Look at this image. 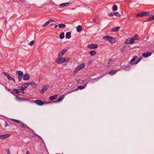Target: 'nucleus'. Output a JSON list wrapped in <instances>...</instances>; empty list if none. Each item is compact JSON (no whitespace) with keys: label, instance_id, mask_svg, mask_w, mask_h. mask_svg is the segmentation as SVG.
Wrapping results in <instances>:
<instances>
[{"label":"nucleus","instance_id":"18","mask_svg":"<svg viewBox=\"0 0 154 154\" xmlns=\"http://www.w3.org/2000/svg\"><path fill=\"white\" fill-rule=\"evenodd\" d=\"M137 58V57L136 56H134L133 58L130 61V63L131 65H134V61H135V60Z\"/></svg>","mask_w":154,"mask_h":154},{"label":"nucleus","instance_id":"21","mask_svg":"<svg viewBox=\"0 0 154 154\" xmlns=\"http://www.w3.org/2000/svg\"><path fill=\"white\" fill-rule=\"evenodd\" d=\"M70 4V3L69 2L63 3L62 4H60L59 5V6L60 7H62L67 6H68Z\"/></svg>","mask_w":154,"mask_h":154},{"label":"nucleus","instance_id":"48","mask_svg":"<svg viewBox=\"0 0 154 154\" xmlns=\"http://www.w3.org/2000/svg\"><path fill=\"white\" fill-rule=\"evenodd\" d=\"M19 0L23 3H25L26 2L25 0Z\"/></svg>","mask_w":154,"mask_h":154},{"label":"nucleus","instance_id":"12","mask_svg":"<svg viewBox=\"0 0 154 154\" xmlns=\"http://www.w3.org/2000/svg\"><path fill=\"white\" fill-rule=\"evenodd\" d=\"M85 88V87L83 86H82V85L80 86H78V87L77 88H76L75 89L72 90H71V91H70L68 93H71V92L74 91H77L78 89H82L84 88Z\"/></svg>","mask_w":154,"mask_h":154},{"label":"nucleus","instance_id":"2","mask_svg":"<svg viewBox=\"0 0 154 154\" xmlns=\"http://www.w3.org/2000/svg\"><path fill=\"white\" fill-rule=\"evenodd\" d=\"M85 66V64L84 63H83L79 65L75 68L74 70V73L75 74L78 71L80 70L81 69H82Z\"/></svg>","mask_w":154,"mask_h":154},{"label":"nucleus","instance_id":"42","mask_svg":"<svg viewBox=\"0 0 154 154\" xmlns=\"http://www.w3.org/2000/svg\"><path fill=\"white\" fill-rule=\"evenodd\" d=\"M35 43V42L33 40H32V41H31L30 43H29V45L30 46H32L34 44V43Z\"/></svg>","mask_w":154,"mask_h":154},{"label":"nucleus","instance_id":"22","mask_svg":"<svg viewBox=\"0 0 154 154\" xmlns=\"http://www.w3.org/2000/svg\"><path fill=\"white\" fill-rule=\"evenodd\" d=\"M116 70H111L109 72V74H110L111 75H114L115 74H116Z\"/></svg>","mask_w":154,"mask_h":154},{"label":"nucleus","instance_id":"5","mask_svg":"<svg viewBox=\"0 0 154 154\" xmlns=\"http://www.w3.org/2000/svg\"><path fill=\"white\" fill-rule=\"evenodd\" d=\"M149 15V12H142L141 13H139L137 15V17H142L143 16H148Z\"/></svg>","mask_w":154,"mask_h":154},{"label":"nucleus","instance_id":"35","mask_svg":"<svg viewBox=\"0 0 154 154\" xmlns=\"http://www.w3.org/2000/svg\"><path fill=\"white\" fill-rule=\"evenodd\" d=\"M96 52L94 51H92L90 52V54L91 56H94L96 54Z\"/></svg>","mask_w":154,"mask_h":154},{"label":"nucleus","instance_id":"20","mask_svg":"<svg viewBox=\"0 0 154 154\" xmlns=\"http://www.w3.org/2000/svg\"><path fill=\"white\" fill-rule=\"evenodd\" d=\"M65 97V96L64 95H62L60 97L58 98V100L56 101L55 102L57 103L61 101Z\"/></svg>","mask_w":154,"mask_h":154},{"label":"nucleus","instance_id":"36","mask_svg":"<svg viewBox=\"0 0 154 154\" xmlns=\"http://www.w3.org/2000/svg\"><path fill=\"white\" fill-rule=\"evenodd\" d=\"M8 79L10 80H11L15 82V80L14 78L12 77L10 75L8 76Z\"/></svg>","mask_w":154,"mask_h":154},{"label":"nucleus","instance_id":"40","mask_svg":"<svg viewBox=\"0 0 154 154\" xmlns=\"http://www.w3.org/2000/svg\"><path fill=\"white\" fill-rule=\"evenodd\" d=\"M33 132V133L36 136H38L41 140H42L43 141V140L42 139V138L41 137H40L39 135H38L37 134H35V133H34L33 132V131L31 130Z\"/></svg>","mask_w":154,"mask_h":154},{"label":"nucleus","instance_id":"55","mask_svg":"<svg viewBox=\"0 0 154 154\" xmlns=\"http://www.w3.org/2000/svg\"><path fill=\"white\" fill-rule=\"evenodd\" d=\"M90 22L91 23H93V22H92V21H90Z\"/></svg>","mask_w":154,"mask_h":154},{"label":"nucleus","instance_id":"10","mask_svg":"<svg viewBox=\"0 0 154 154\" xmlns=\"http://www.w3.org/2000/svg\"><path fill=\"white\" fill-rule=\"evenodd\" d=\"M69 48V47H66L64 49L62 50V51L58 54V56L60 57L62 56V55L64 54L65 53L67 52Z\"/></svg>","mask_w":154,"mask_h":154},{"label":"nucleus","instance_id":"57","mask_svg":"<svg viewBox=\"0 0 154 154\" xmlns=\"http://www.w3.org/2000/svg\"><path fill=\"white\" fill-rule=\"evenodd\" d=\"M95 79H93V81H94V80H95Z\"/></svg>","mask_w":154,"mask_h":154},{"label":"nucleus","instance_id":"53","mask_svg":"<svg viewBox=\"0 0 154 154\" xmlns=\"http://www.w3.org/2000/svg\"><path fill=\"white\" fill-rule=\"evenodd\" d=\"M57 26H58V25H56V26H55V28H57Z\"/></svg>","mask_w":154,"mask_h":154},{"label":"nucleus","instance_id":"30","mask_svg":"<svg viewBox=\"0 0 154 154\" xmlns=\"http://www.w3.org/2000/svg\"><path fill=\"white\" fill-rule=\"evenodd\" d=\"M118 9V7L116 5H114L112 8V10L113 11H116Z\"/></svg>","mask_w":154,"mask_h":154},{"label":"nucleus","instance_id":"34","mask_svg":"<svg viewBox=\"0 0 154 154\" xmlns=\"http://www.w3.org/2000/svg\"><path fill=\"white\" fill-rule=\"evenodd\" d=\"M113 14H114V15H115L117 17H120L121 16V15L118 12L113 13Z\"/></svg>","mask_w":154,"mask_h":154},{"label":"nucleus","instance_id":"39","mask_svg":"<svg viewBox=\"0 0 154 154\" xmlns=\"http://www.w3.org/2000/svg\"><path fill=\"white\" fill-rule=\"evenodd\" d=\"M11 120L15 122H16L17 123H20V121L19 120L16 119H11Z\"/></svg>","mask_w":154,"mask_h":154},{"label":"nucleus","instance_id":"17","mask_svg":"<svg viewBox=\"0 0 154 154\" xmlns=\"http://www.w3.org/2000/svg\"><path fill=\"white\" fill-rule=\"evenodd\" d=\"M11 135L10 134H6L5 135H1L0 138L2 139L6 138L9 137Z\"/></svg>","mask_w":154,"mask_h":154},{"label":"nucleus","instance_id":"14","mask_svg":"<svg viewBox=\"0 0 154 154\" xmlns=\"http://www.w3.org/2000/svg\"><path fill=\"white\" fill-rule=\"evenodd\" d=\"M152 53L151 52H146L143 54V56L144 57H147L151 55Z\"/></svg>","mask_w":154,"mask_h":154},{"label":"nucleus","instance_id":"41","mask_svg":"<svg viewBox=\"0 0 154 154\" xmlns=\"http://www.w3.org/2000/svg\"><path fill=\"white\" fill-rule=\"evenodd\" d=\"M79 84H82L84 82V81L81 79H79L77 80Z\"/></svg>","mask_w":154,"mask_h":154},{"label":"nucleus","instance_id":"58","mask_svg":"<svg viewBox=\"0 0 154 154\" xmlns=\"http://www.w3.org/2000/svg\"><path fill=\"white\" fill-rule=\"evenodd\" d=\"M0 84H1V83H0Z\"/></svg>","mask_w":154,"mask_h":154},{"label":"nucleus","instance_id":"52","mask_svg":"<svg viewBox=\"0 0 154 154\" xmlns=\"http://www.w3.org/2000/svg\"><path fill=\"white\" fill-rule=\"evenodd\" d=\"M93 21L94 23H95L96 21V19H94L93 20Z\"/></svg>","mask_w":154,"mask_h":154},{"label":"nucleus","instance_id":"6","mask_svg":"<svg viewBox=\"0 0 154 154\" xmlns=\"http://www.w3.org/2000/svg\"><path fill=\"white\" fill-rule=\"evenodd\" d=\"M98 45L96 44H92L88 45L87 46V48L91 49H94L97 48Z\"/></svg>","mask_w":154,"mask_h":154},{"label":"nucleus","instance_id":"13","mask_svg":"<svg viewBox=\"0 0 154 154\" xmlns=\"http://www.w3.org/2000/svg\"><path fill=\"white\" fill-rule=\"evenodd\" d=\"M23 77V79L24 80H28L30 78V76L28 74H25Z\"/></svg>","mask_w":154,"mask_h":154},{"label":"nucleus","instance_id":"25","mask_svg":"<svg viewBox=\"0 0 154 154\" xmlns=\"http://www.w3.org/2000/svg\"><path fill=\"white\" fill-rule=\"evenodd\" d=\"M66 38H70L71 37V32H68L66 33Z\"/></svg>","mask_w":154,"mask_h":154},{"label":"nucleus","instance_id":"26","mask_svg":"<svg viewBox=\"0 0 154 154\" xmlns=\"http://www.w3.org/2000/svg\"><path fill=\"white\" fill-rule=\"evenodd\" d=\"M29 85V82H28L27 83H24L23 85H22V86H23V87L25 90L26 88L28 87Z\"/></svg>","mask_w":154,"mask_h":154},{"label":"nucleus","instance_id":"37","mask_svg":"<svg viewBox=\"0 0 154 154\" xmlns=\"http://www.w3.org/2000/svg\"><path fill=\"white\" fill-rule=\"evenodd\" d=\"M29 85H30L32 86H36V84L34 82H29Z\"/></svg>","mask_w":154,"mask_h":154},{"label":"nucleus","instance_id":"27","mask_svg":"<svg viewBox=\"0 0 154 154\" xmlns=\"http://www.w3.org/2000/svg\"><path fill=\"white\" fill-rule=\"evenodd\" d=\"M82 28L81 26L79 25L76 27L77 31L78 32H80L82 30Z\"/></svg>","mask_w":154,"mask_h":154},{"label":"nucleus","instance_id":"38","mask_svg":"<svg viewBox=\"0 0 154 154\" xmlns=\"http://www.w3.org/2000/svg\"><path fill=\"white\" fill-rule=\"evenodd\" d=\"M142 57H140V59H139L137 61L135 62L134 63V64H137L138 62H139L142 59Z\"/></svg>","mask_w":154,"mask_h":154},{"label":"nucleus","instance_id":"31","mask_svg":"<svg viewBox=\"0 0 154 154\" xmlns=\"http://www.w3.org/2000/svg\"><path fill=\"white\" fill-rule=\"evenodd\" d=\"M120 29L119 27H116L112 29V31L115 32H117Z\"/></svg>","mask_w":154,"mask_h":154},{"label":"nucleus","instance_id":"54","mask_svg":"<svg viewBox=\"0 0 154 154\" xmlns=\"http://www.w3.org/2000/svg\"><path fill=\"white\" fill-rule=\"evenodd\" d=\"M26 154H29V152L28 151H27V152Z\"/></svg>","mask_w":154,"mask_h":154},{"label":"nucleus","instance_id":"32","mask_svg":"<svg viewBox=\"0 0 154 154\" xmlns=\"http://www.w3.org/2000/svg\"><path fill=\"white\" fill-rule=\"evenodd\" d=\"M64 37V33L63 32H61L60 35V38L61 39H63Z\"/></svg>","mask_w":154,"mask_h":154},{"label":"nucleus","instance_id":"45","mask_svg":"<svg viewBox=\"0 0 154 154\" xmlns=\"http://www.w3.org/2000/svg\"><path fill=\"white\" fill-rule=\"evenodd\" d=\"M108 15L110 17H112L114 16L113 13L111 12L108 14Z\"/></svg>","mask_w":154,"mask_h":154},{"label":"nucleus","instance_id":"50","mask_svg":"<svg viewBox=\"0 0 154 154\" xmlns=\"http://www.w3.org/2000/svg\"><path fill=\"white\" fill-rule=\"evenodd\" d=\"M69 59L67 58V59H66V60L65 61H66V62H68L69 61Z\"/></svg>","mask_w":154,"mask_h":154},{"label":"nucleus","instance_id":"56","mask_svg":"<svg viewBox=\"0 0 154 154\" xmlns=\"http://www.w3.org/2000/svg\"><path fill=\"white\" fill-rule=\"evenodd\" d=\"M85 86H86V84L85 85Z\"/></svg>","mask_w":154,"mask_h":154},{"label":"nucleus","instance_id":"4","mask_svg":"<svg viewBox=\"0 0 154 154\" xmlns=\"http://www.w3.org/2000/svg\"><path fill=\"white\" fill-rule=\"evenodd\" d=\"M35 103L37 105L39 106H42L45 104H48L50 103H47L44 102L42 101L39 100H36Z\"/></svg>","mask_w":154,"mask_h":154},{"label":"nucleus","instance_id":"51","mask_svg":"<svg viewBox=\"0 0 154 154\" xmlns=\"http://www.w3.org/2000/svg\"><path fill=\"white\" fill-rule=\"evenodd\" d=\"M8 91H10L11 93V92H12V91H11L10 89H8Z\"/></svg>","mask_w":154,"mask_h":154},{"label":"nucleus","instance_id":"46","mask_svg":"<svg viewBox=\"0 0 154 154\" xmlns=\"http://www.w3.org/2000/svg\"><path fill=\"white\" fill-rule=\"evenodd\" d=\"M5 127H7V126H8L9 125H8V123H7V122L6 121H5Z\"/></svg>","mask_w":154,"mask_h":154},{"label":"nucleus","instance_id":"43","mask_svg":"<svg viewBox=\"0 0 154 154\" xmlns=\"http://www.w3.org/2000/svg\"><path fill=\"white\" fill-rule=\"evenodd\" d=\"M130 69V67L129 66L126 67L125 68V69L126 71Z\"/></svg>","mask_w":154,"mask_h":154},{"label":"nucleus","instance_id":"28","mask_svg":"<svg viewBox=\"0 0 154 154\" xmlns=\"http://www.w3.org/2000/svg\"><path fill=\"white\" fill-rule=\"evenodd\" d=\"M134 41L135 40H138L139 39V37L138 35L137 34H135L132 38Z\"/></svg>","mask_w":154,"mask_h":154},{"label":"nucleus","instance_id":"1","mask_svg":"<svg viewBox=\"0 0 154 154\" xmlns=\"http://www.w3.org/2000/svg\"><path fill=\"white\" fill-rule=\"evenodd\" d=\"M103 38L105 40H108V41L112 43H115L116 42V39L115 38L108 35L104 36Z\"/></svg>","mask_w":154,"mask_h":154},{"label":"nucleus","instance_id":"47","mask_svg":"<svg viewBox=\"0 0 154 154\" xmlns=\"http://www.w3.org/2000/svg\"><path fill=\"white\" fill-rule=\"evenodd\" d=\"M112 62V61L111 60V59H110L108 62V64H109L110 63H111Z\"/></svg>","mask_w":154,"mask_h":154},{"label":"nucleus","instance_id":"29","mask_svg":"<svg viewBox=\"0 0 154 154\" xmlns=\"http://www.w3.org/2000/svg\"><path fill=\"white\" fill-rule=\"evenodd\" d=\"M16 98L17 100L19 101H23L25 100V99L23 98H21L18 96H17Z\"/></svg>","mask_w":154,"mask_h":154},{"label":"nucleus","instance_id":"11","mask_svg":"<svg viewBox=\"0 0 154 154\" xmlns=\"http://www.w3.org/2000/svg\"><path fill=\"white\" fill-rule=\"evenodd\" d=\"M66 60V59L65 58H63L62 57H60L56 61L57 63L60 64L63 63Z\"/></svg>","mask_w":154,"mask_h":154},{"label":"nucleus","instance_id":"33","mask_svg":"<svg viewBox=\"0 0 154 154\" xmlns=\"http://www.w3.org/2000/svg\"><path fill=\"white\" fill-rule=\"evenodd\" d=\"M58 26L59 28H64L66 26V25L65 24L62 23L59 24Z\"/></svg>","mask_w":154,"mask_h":154},{"label":"nucleus","instance_id":"9","mask_svg":"<svg viewBox=\"0 0 154 154\" xmlns=\"http://www.w3.org/2000/svg\"><path fill=\"white\" fill-rule=\"evenodd\" d=\"M134 42V41L132 38L127 39L125 43L129 44H132Z\"/></svg>","mask_w":154,"mask_h":154},{"label":"nucleus","instance_id":"24","mask_svg":"<svg viewBox=\"0 0 154 154\" xmlns=\"http://www.w3.org/2000/svg\"><path fill=\"white\" fill-rule=\"evenodd\" d=\"M154 20V15H151L150 17L147 18L146 22L153 20Z\"/></svg>","mask_w":154,"mask_h":154},{"label":"nucleus","instance_id":"16","mask_svg":"<svg viewBox=\"0 0 154 154\" xmlns=\"http://www.w3.org/2000/svg\"><path fill=\"white\" fill-rule=\"evenodd\" d=\"M54 21L50 19L47 21L45 23L43 24L42 26L43 27H45L48 25L51 22H54Z\"/></svg>","mask_w":154,"mask_h":154},{"label":"nucleus","instance_id":"49","mask_svg":"<svg viewBox=\"0 0 154 154\" xmlns=\"http://www.w3.org/2000/svg\"><path fill=\"white\" fill-rule=\"evenodd\" d=\"M6 152H7V154H10V150H9V149L7 150V151H6Z\"/></svg>","mask_w":154,"mask_h":154},{"label":"nucleus","instance_id":"8","mask_svg":"<svg viewBox=\"0 0 154 154\" xmlns=\"http://www.w3.org/2000/svg\"><path fill=\"white\" fill-rule=\"evenodd\" d=\"M19 123L20 124L19 125L20 127V129L22 131H23L24 130L22 129V128L25 129L26 128H28L29 129H31L25 124L21 122H20V123Z\"/></svg>","mask_w":154,"mask_h":154},{"label":"nucleus","instance_id":"3","mask_svg":"<svg viewBox=\"0 0 154 154\" xmlns=\"http://www.w3.org/2000/svg\"><path fill=\"white\" fill-rule=\"evenodd\" d=\"M16 74L18 75V81H20L23 77V72L21 71H17L16 72Z\"/></svg>","mask_w":154,"mask_h":154},{"label":"nucleus","instance_id":"7","mask_svg":"<svg viewBox=\"0 0 154 154\" xmlns=\"http://www.w3.org/2000/svg\"><path fill=\"white\" fill-rule=\"evenodd\" d=\"M49 86L48 84H46L44 85L42 89L40 91V92L43 94L49 88Z\"/></svg>","mask_w":154,"mask_h":154},{"label":"nucleus","instance_id":"15","mask_svg":"<svg viewBox=\"0 0 154 154\" xmlns=\"http://www.w3.org/2000/svg\"><path fill=\"white\" fill-rule=\"evenodd\" d=\"M18 88L19 89V91H20V93L23 94H25V92L24 91L25 90L23 87V86H19L18 87Z\"/></svg>","mask_w":154,"mask_h":154},{"label":"nucleus","instance_id":"44","mask_svg":"<svg viewBox=\"0 0 154 154\" xmlns=\"http://www.w3.org/2000/svg\"><path fill=\"white\" fill-rule=\"evenodd\" d=\"M3 74H4V75L7 77V78L8 77V76H9V75L6 72H4L3 73Z\"/></svg>","mask_w":154,"mask_h":154},{"label":"nucleus","instance_id":"23","mask_svg":"<svg viewBox=\"0 0 154 154\" xmlns=\"http://www.w3.org/2000/svg\"><path fill=\"white\" fill-rule=\"evenodd\" d=\"M57 95H55L54 96H51L50 97L49 99L50 100H53L57 98Z\"/></svg>","mask_w":154,"mask_h":154},{"label":"nucleus","instance_id":"19","mask_svg":"<svg viewBox=\"0 0 154 154\" xmlns=\"http://www.w3.org/2000/svg\"><path fill=\"white\" fill-rule=\"evenodd\" d=\"M20 92L19 90L15 88L13 90L12 92H11V93L13 94H14V93H15L16 94H18Z\"/></svg>","mask_w":154,"mask_h":154}]
</instances>
